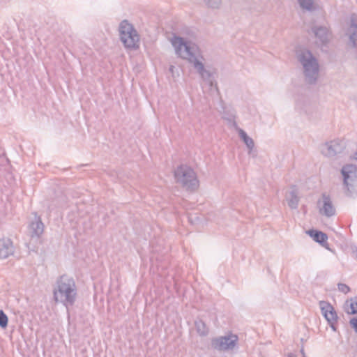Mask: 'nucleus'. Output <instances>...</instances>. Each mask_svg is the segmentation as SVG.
<instances>
[{"label": "nucleus", "mask_w": 357, "mask_h": 357, "mask_svg": "<svg viewBox=\"0 0 357 357\" xmlns=\"http://www.w3.org/2000/svg\"><path fill=\"white\" fill-rule=\"evenodd\" d=\"M171 43L177 56L192 63L202 79L212 87L213 86V73L205 68L202 62L204 58L199 53L197 46L188 43L183 38L176 35L172 38Z\"/></svg>", "instance_id": "1"}, {"label": "nucleus", "mask_w": 357, "mask_h": 357, "mask_svg": "<svg viewBox=\"0 0 357 357\" xmlns=\"http://www.w3.org/2000/svg\"><path fill=\"white\" fill-rule=\"evenodd\" d=\"M77 296V289L73 278L66 274L61 275L53 290L55 302L61 303L68 308L75 304Z\"/></svg>", "instance_id": "2"}, {"label": "nucleus", "mask_w": 357, "mask_h": 357, "mask_svg": "<svg viewBox=\"0 0 357 357\" xmlns=\"http://www.w3.org/2000/svg\"><path fill=\"white\" fill-rule=\"evenodd\" d=\"M297 59L302 65L305 82L309 84H314L319 77V65L316 57L306 49L297 51Z\"/></svg>", "instance_id": "3"}, {"label": "nucleus", "mask_w": 357, "mask_h": 357, "mask_svg": "<svg viewBox=\"0 0 357 357\" xmlns=\"http://www.w3.org/2000/svg\"><path fill=\"white\" fill-rule=\"evenodd\" d=\"M176 183L189 191H195L199 187V181L196 173L187 165H180L174 171Z\"/></svg>", "instance_id": "4"}, {"label": "nucleus", "mask_w": 357, "mask_h": 357, "mask_svg": "<svg viewBox=\"0 0 357 357\" xmlns=\"http://www.w3.org/2000/svg\"><path fill=\"white\" fill-rule=\"evenodd\" d=\"M343 180V189L346 196H357V167L354 165H345L341 169Z\"/></svg>", "instance_id": "5"}, {"label": "nucleus", "mask_w": 357, "mask_h": 357, "mask_svg": "<svg viewBox=\"0 0 357 357\" xmlns=\"http://www.w3.org/2000/svg\"><path fill=\"white\" fill-rule=\"evenodd\" d=\"M120 39L126 48L135 50L139 45V35L132 24L128 20H123L119 27Z\"/></svg>", "instance_id": "6"}, {"label": "nucleus", "mask_w": 357, "mask_h": 357, "mask_svg": "<svg viewBox=\"0 0 357 357\" xmlns=\"http://www.w3.org/2000/svg\"><path fill=\"white\" fill-rule=\"evenodd\" d=\"M238 337L230 333L225 336H219L211 339V347L219 351H231L237 347Z\"/></svg>", "instance_id": "7"}, {"label": "nucleus", "mask_w": 357, "mask_h": 357, "mask_svg": "<svg viewBox=\"0 0 357 357\" xmlns=\"http://www.w3.org/2000/svg\"><path fill=\"white\" fill-rule=\"evenodd\" d=\"M346 148L344 141L337 139L326 142L321 146L322 154L328 158H335L342 154Z\"/></svg>", "instance_id": "8"}, {"label": "nucleus", "mask_w": 357, "mask_h": 357, "mask_svg": "<svg viewBox=\"0 0 357 357\" xmlns=\"http://www.w3.org/2000/svg\"><path fill=\"white\" fill-rule=\"evenodd\" d=\"M317 205L319 208V213L321 215L328 218L335 215L336 211L335 208L329 195L323 193L321 199L317 202Z\"/></svg>", "instance_id": "9"}, {"label": "nucleus", "mask_w": 357, "mask_h": 357, "mask_svg": "<svg viewBox=\"0 0 357 357\" xmlns=\"http://www.w3.org/2000/svg\"><path fill=\"white\" fill-rule=\"evenodd\" d=\"M312 31L323 45H327L332 37L331 31L325 26H314Z\"/></svg>", "instance_id": "10"}, {"label": "nucleus", "mask_w": 357, "mask_h": 357, "mask_svg": "<svg viewBox=\"0 0 357 357\" xmlns=\"http://www.w3.org/2000/svg\"><path fill=\"white\" fill-rule=\"evenodd\" d=\"M319 304L321 313L328 322L337 321V313L331 303L324 301H321Z\"/></svg>", "instance_id": "11"}, {"label": "nucleus", "mask_w": 357, "mask_h": 357, "mask_svg": "<svg viewBox=\"0 0 357 357\" xmlns=\"http://www.w3.org/2000/svg\"><path fill=\"white\" fill-rule=\"evenodd\" d=\"M349 42L353 47H357V15L351 14L350 17V25L347 31Z\"/></svg>", "instance_id": "12"}, {"label": "nucleus", "mask_w": 357, "mask_h": 357, "mask_svg": "<svg viewBox=\"0 0 357 357\" xmlns=\"http://www.w3.org/2000/svg\"><path fill=\"white\" fill-rule=\"evenodd\" d=\"M14 254V246L9 238L0 239V259H4Z\"/></svg>", "instance_id": "13"}, {"label": "nucleus", "mask_w": 357, "mask_h": 357, "mask_svg": "<svg viewBox=\"0 0 357 357\" xmlns=\"http://www.w3.org/2000/svg\"><path fill=\"white\" fill-rule=\"evenodd\" d=\"M29 229L31 238H40L44 231V224L40 217L36 216L35 220L30 224Z\"/></svg>", "instance_id": "14"}, {"label": "nucleus", "mask_w": 357, "mask_h": 357, "mask_svg": "<svg viewBox=\"0 0 357 357\" xmlns=\"http://www.w3.org/2000/svg\"><path fill=\"white\" fill-rule=\"evenodd\" d=\"M307 234L317 243L320 245H324L323 243H326V241L328 239V236L326 234L318 231L316 229H310L307 231Z\"/></svg>", "instance_id": "15"}, {"label": "nucleus", "mask_w": 357, "mask_h": 357, "mask_svg": "<svg viewBox=\"0 0 357 357\" xmlns=\"http://www.w3.org/2000/svg\"><path fill=\"white\" fill-rule=\"evenodd\" d=\"M286 199L288 206L291 208L296 209L298 208L299 197H298V191L295 187L292 188V190L287 195Z\"/></svg>", "instance_id": "16"}, {"label": "nucleus", "mask_w": 357, "mask_h": 357, "mask_svg": "<svg viewBox=\"0 0 357 357\" xmlns=\"http://www.w3.org/2000/svg\"><path fill=\"white\" fill-rule=\"evenodd\" d=\"M195 326L197 333L200 336H206L208 333V328L206 324L200 319H197L195 321Z\"/></svg>", "instance_id": "17"}, {"label": "nucleus", "mask_w": 357, "mask_h": 357, "mask_svg": "<svg viewBox=\"0 0 357 357\" xmlns=\"http://www.w3.org/2000/svg\"><path fill=\"white\" fill-rule=\"evenodd\" d=\"M238 135L240 138L243 141V142L247 146L248 149L251 151L255 146V143L253 139L250 137L247 133L242 129H238Z\"/></svg>", "instance_id": "18"}, {"label": "nucleus", "mask_w": 357, "mask_h": 357, "mask_svg": "<svg viewBox=\"0 0 357 357\" xmlns=\"http://www.w3.org/2000/svg\"><path fill=\"white\" fill-rule=\"evenodd\" d=\"M205 6L211 9H219L222 5V0H202Z\"/></svg>", "instance_id": "19"}, {"label": "nucleus", "mask_w": 357, "mask_h": 357, "mask_svg": "<svg viewBox=\"0 0 357 357\" xmlns=\"http://www.w3.org/2000/svg\"><path fill=\"white\" fill-rule=\"evenodd\" d=\"M298 3L302 9L309 11L314 10V3L312 0H298Z\"/></svg>", "instance_id": "20"}, {"label": "nucleus", "mask_w": 357, "mask_h": 357, "mask_svg": "<svg viewBox=\"0 0 357 357\" xmlns=\"http://www.w3.org/2000/svg\"><path fill=\"white\" fill-rule=\"evenodd\" d=\"M8 316L2 310H0V327L1 328H6L8 326Z\"/></svg>", "instance_id": "21"}, {"label": "nucleus", "mask_w": 357, "mask_h": 357, "mask_svg": "<svg viewBox=\"0 0 357 357\" xmlns=\"http://www.w3.org/2000/svg\"><path fill=\"white\" fill-rule=\"evenodd\" d=\"M350 308L351 311L347 310L348 314H356L357 313V296L354 298L350 299Z\"/></svg>", "instance_id": "22"}, {"label": "nucleus", "mask_w": 357, "mask_h": 357, "mask_svg": "<svg viewBox=\"0 0 357 357\" xmlns=\"http://www.w3.org/2000/svg\"><path fill=\"white\" fill-rule=\"evenodd\" d=\"M337 286L339 291L344 294H347L350 291V287L346 284L339 283Z\"/></svg>", "instance_id": "23"}, {"label": "nucleus", "mask_w": 357, "mask_h": 357, "mask_svg": "<svg viewBox=\"0 0 357 357\" xmlns=\"http://www.w3.org/2000/svg\"><path fill=\"white\" fill-rule=\"evenodd\" d=\"M350 324L354 328L356 332H357V318H352L350 320Z\"/></svg>", "instance_id": "24"}, {"label": "nucleus", "mask_w": 357, "mask_h": 357, "mask_svg": "<svg viewBox=\"0 0 357 357\" xmlns=\"http://www.w3.org/2000/svg\"><path fill=\"white\" fill-rule=\"evenodd\" d=\"M337 321H331V322H328V324L330 325L331 328L333 329V331H337V328L335 326V324H336Z\"/></svg>", "instance_id": "25"}, {"label": "nucleus", "mask_w": 357, "mask_h": 357, "mask_svg": "<svg viewBox=\"0 0 357 357\" xmlns=\"http://www.w3.org/2000/svg\"><path fill=\"white\" fill-rule=\"evenodd\" d=\"M324 245H321V246H323L324 248H325L326 250L332 252H334V250H332L330 247H329V245L328 243H327V241H326V243H323Z\"/></svg>", "instance_id": "26"}, {"label": "nucleus", "mask_w": 357, "mask_h": 357, "mask_svg": "<svg viewBox=\"0 0 357 357\" xmlns=\"http://www.w3.org/2000/svg\"><path fill=\"white\" fill-rule=\"evenodd\" d=\"M300 352L301 354L302 357H307L305 353L304 347L303 346L301 347Z\"/></svg>", "instance_id": "27"}, {"label": "nucleus", "mask_w": 357, "mask_h": 357, "mask_svg": "<svg viewBox=\"0 0 357 357\" xmlns=\"http://www.w3.org/2000/svg\"><path fill=\"white\" fill-rule=\"evenodd\" d=\"M352 158L357 160V151L354 153Z\"/></svg>", "instance_id": "28"}, {"label": "nucleus", "mask_w": 357, "mask_h": 357, "mask_svg": "<svg viewBox=\"0 0 357 357\" xmlns=\"http://www.w3.org/2000/svg\"><path fill=\"white\" fill-rule=\"evenodd\" d=\"M287 357H297V356L292 353H289V354H288Z\"/></svg>", "instance_id": "29"}, {"label": "nucleus", "mask_w": 357, "mask_h": 357, "mask_svg": "<svg viewBox=\"0 0 357 357\" xmlns=\"http://www.w3.org/2000/svg\"><path fill=\"white\" fill-rule=\"evenodd\" d=\"M174 66H170L169 67V70L172 73L173 70H174Z\"/></svg>", "instance_id": "30"}, {"label": "nucleus", "mask_w": 357, "mask_h": 357, "mask_svg": "<svg viewBox=\"0 0 357 357\" xmlns=\"http://www.w3.org/2000/svg\"><path fill=\"white\" fill-rule=\"evenodd\" d=\"M356 257L357 258V250H356Z\"/></svg>", "instance_id": "31"}]
</instances>
